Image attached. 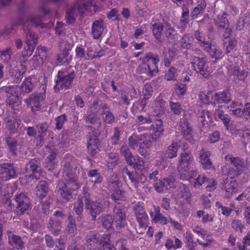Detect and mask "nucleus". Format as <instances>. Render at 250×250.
<instances>
[{
    "label": "nucleus",
    "mask_w": 250,
    "mask_h": 250,
    "mask_svg": "<svg viewBox=\"0 0 250 250\" xmlns=\"http://www.w3.org/2000/svg\"><path fill=\"white\" fill-rule=\"evenodd\" d=\"M63 177L66 183L59 181L57 188L62 197L66 202L72 198L70 190L79 189L82 184L78 180L76 174L72 172L73 169H76L75 159L71 156H67L64 160Z\"/></svg>",
    "instance_id": "nucleus-1"
},
{
    "label": "nucleus",
    "mask_w": 250,
    "mask_h": 250,
    "mask_svg": "<svg viewBox=\"0 0 250 250\" xmlns=\"http://www.w3.org/2000/svg\"><path fill=\"white\" fill-rule=\"evenodd\" d=\"M88 112L86 120L91 124L100 121L98 115L103 116V120L106 124H111L115 121L114 116L109 110V107L99 101L93 102Z\"/></svg>",
    "instance_id": "nucleus-2"
},
{
    "label": "nucleus",
    "mask_w": 250,
    "mask_h": 250,
    "mask_svg": "<svg viewBox=\"0 0 250 250\" xmlns=\"http://www.w3.org/2000/svg\"><path fill=\"white\" fill-rule=\"evenodd\" d=\"M193 158L191 153L186 152H182L179 158L177 166L180 178L183 180H191L197 175V171L192 169L194 166Z\"/></svg>",
    "instance_id": "nucleus-3"
},
{
    "label": "nucleus",
    "mask_w": 250,
    "mask_h": 250,
    "mask_svg": "<svg viewBox=\"0 0 250 250\" xmlns=\"http://www.w3.org/2000/svg\"><path fill=\"white\" fill-rule=\"evenodd\" d=\"M87 238V250H115L110 243V235H89Z\"/></svg>",
    "instance_id": "nucleus-4"
},
{
    "label": "nucleus",
    "mask_w": 250,
    "mask_h": 250,
    "mask_svg": "<svg viewBox=\"0 0 250 250\" xmlns=\"http://www.w3.org/2000/svg\"><path fill=\"white\" fill-rule=\"evenodd\" d=\"M85 208L92 217L95 220L97 215L104 211L105 208L108 206L109 202L105 198L96 199L95 200L88 199L85 193Z\"/></svg>",
    "instance_id": "nucleus-5"
},
{
    "label": "nucleus",
    "mask_w": 250,
    "mask_h": 250,
    "mask_svg": "<svg viewBox=\"0 0 250 250\" xmlns=\"http://www.w3.org/2000/svg\"><path fill=\"white\" fill-rule=\"evenodd\" d=\"M99 7L92 1H87L85 3L82 5L76 4L72 8L66 12L65 19L67 23L70 24L73 23L75 21V17L77 13L82 14L85 11L88 13H92L97 11Z\"/></svg>",
    "instance_id": "nucleus-6"
},
{
    "label": "nucleus",
    "mask_w": 250,
    "mask_h": 250,
    "mask_svg": "<svg viewBox=\"0 0 250 250\" xmlns=\"http://www.w3.org/2000/svg\"><path fill=\"white\" fill-rule=\"evenodd\" d=\"M143 66L145 69L141 73H147L148 75L153 76L158 72V63L159 57L158 55L149 53L142 59Z\"/></svg>",
    "instance_id": "nucleus-7"
},
{
    "label": "nucleus",
    "mask_w": 250,
    "mask_h": 250,
    "mask_svg": "<svg viewBox=\"0 0 250 250\" xmlns=\"http://www.w3.org/2000/svg\"><path fill=\"white\" fill-rule=\"evenodd\" d=\"M0 95L6 97L7 104L14 110L18 109L21 102L16 92V88L13 86H2L0 88Z\"/></svg>",
    "instance_id": "nucleus-8"
},
{
    "label": "nucleus",
    "mask_w": 250,
    "mask_h": 250,
    "mask_svg": "<svg viewBox=\"0 0 250 250\" xmlns=\"http://www.w3.org/2000/svg\"><path fill=\"white\" fill-rule=\"evenodd\" d=\"M119 184L118 175L113 174L109 179L108 188L112 192L111 197L115 201L125 199V192L120 189Z\"/></svg>",
    "instance_id": "nucleus-9"
},
{
    "label": "nucleus",
    "mask_w": 250,
    "mask_h": 250,
    "mask_svg": "<svg viewBox=\"0 0 250 250\" xmlns=\"http://www.w3.org/2000/svg\"><path fill=\"white\" fill-rule=\"evenodd\" d=\"M27 22H29V23L32 25L40 26L42 28H43L45 26L42 22V20L39 17H32ZM27 23H24L23 24L24 33L26 34V44L29 45L37 44L38 41L37 36L31 30L25 28Z\"/></svg>",
    "instance_id": "nucleus-10"
},
{
    "label": "nucleus",
    "mask_w": 250,
    "mask_h": 250,
    "mask_svg": "<svg viewBox=\"0 0 250 250\" xmlns=\"http://www.w3.org/2000/svg\"><path fill=\"white\" fill-rule=\"evenodd\" d=\"M74 76V72L66 73L59 71L54 86L55 90L59 91L60 89L68 88L71 84Z\"/></svg>",
    "instance_id": "nucleus-11"
},
{
    "label": "nucleus",
    "mask_w": 250,
    "mask_h": 250,
    "mask_svg": "<svg viewBox=\"0 0 250 250\" xmlns=\"http://www.w3.org/2000/svg\"><path fill=\"white\" fill-rule=\"evenodd\" d=\"M135 213L137 221L139 223L137 233L138 234H143L145 233V230H146L148 224V216L144 208L141 206H138L135 208Z\"/></svg>",
    "instance_id": "nucleus-12"
},
{
    "label": "nucleus",
    "mask_w": 250,
    "mask_h": 250,
    "mask_svg": "<svg viewBox=\"0 0 250 250\" xmlns=\"http://www.w3.org/2000/svg\"><path fill=\"white\" fill-rule=\"evenodd\" d=\"M206 63L207 59L205 58L194 56L191 59L193 69L204 77H207L210 73V70L208 69Z\"/></svg>",
    "instance_id": "nucleus-13"
},
{
    "label": "nucleus",
    "mask_w": 250,
    "mask_h": 250,
    "mask_svg": "<svg viewBox=\"0 0 250 250\" xmlns=\"http://www.w3.org/2000/svg\"><path fill=\"white\" fill-rule=\"evenodd\" d=\"M39 163L35 159H32L26 165L25 177L28 180L31 179L33 181L40 179L41 175V169L39 168Z\"/></svg>",
    "instance_id": "nucleus-14"
},
{
    "label": "nucleus",
    "mask_w": 250,
    "mask_h": 250,
    "mask_svg": "<svg viewBox=\"0 0 250 250\" xmlns=\"http://www.w3.org/2000/svg\"><path fill=\"white\" fill-rule=\"evenodd\" d=\"M16 202V211L20 214H22L26 210L31 208V203L29 198L25 193H21L17 195L15 198Z\"/></svg>",
    "instance_id": "nucleus-15"
},
{
    "label": "nucleus",
    "mask_w": 250,
    "mask_h": 250,
    "mask_svg": "<svg viewBox=\"0 0 250 250\" xmlns=\"http://www.w3.org/2000/svg\"><path fill=\"white\" fill-rule=\"evenodd\" d=\"M225 159L226 161L232 164L235 168L234 174L230 177L241 174L247 169V166L244 160L239 157H234L231 154H228L225 156Z\"/></svg>",
    "instance_id": "nucleus-16"
},
{
    "label": "nucleus",
    "mask_w": 250,
    "mask_h": 250,
    "mask_svg": "<svg viewBox=\"0 0 250 250\" xmlns=\"http://www.w3.org/2000/svg\"><path fill=\"white\" fill-rule=\"evenodd\" d=\"M128 141L129 146L136 150L140 145L148 144L150 142V136L147 134H143L140 136L133 134L129 138Z\"/></svg>",
    "instance_id": "nucleus-17"
},
{
    "label": "nucleus",
    "mask_w": 250,
    "mask_h": 250,
    "mask_svg": "<svg viewBox=\"0 0 250 250\" xmlns=\"http://www.w3.org/2000/svg\"><path fill=\"white\" fill-rule=\"evenodd\" d=\"M175 185V179L173 176H169L163 180L156 182L154 184V188L158 192L162 193L174 188Z\"/></svg>",
    "instance_id": "nucleus-18"
},
{
    "label": "nucleus",
    "mask_w": 250,
    "mask_h": 250,
    "mask_svg": "<svg viewBox=\"0 0 250 250\" xmlns=\"http://www.w3.org/2000/svg\"><path fill=\"white\" fill-rule=\"evenodd\" d=\"M17 176L16 169L13 164L5 163L0 165V176L2 180L8 181Z\"/></svg>",
    "instance_id": "nucleus-19"
},
{
    "label": "nucleus",
    "mask_w": 250,
    "mask_h": 250,
    "mask_svg": "<svg viewBox=\"0 0 250 250\" xmlns=\"http://www.w3.org/2000/svg\"><path fill=\"white\" fill-rule=\"evenodd\" d=\"M122 173L124 175H126L128 176L132 185L136 189L141 187V185L144 183L146 179V177L143 174L135 176L134 174L131 173L128 168L125 167L123 169Z\"/></svg>",
    "instance_id": "nucleus-20"
},
{
    "label": "nucleus",
    "mask_w": 250,
    "mask_h": 250,
    "mask_svg": "<svg viewBox=\"0 0 250 250\" xmlns=\"http://www.w3.org/2000/svg\"><path fill=\"white\" fill-rule=\"evenodd\" d=\"M43 99L44 96L42 94H32L29 99L25 100V101L33 111H37L41 109V103Z\"/></svg>",
    "instance_id": "nucleus-21"
},
{
    "label": "nucleus",
    "mask_w": 250,
    "mask_h": 250,
    "mask_svg": "<svg viewBox=\"0 0 250 250\" xmlns=\"http://www.w3.org/2000/svg\"><path fill=\"white\" fill-rule=\"evenodd\" d=\"M6 127L11 133H15L21 130L23 124L18 117H7L5 119Z\"/></svg>",
    "instance_id": "nucleus-22"
},
{
    "label": "nucleus",
    "mask_w": 250,
    "mask_h": 250,
    "mask_svg": "<svg viewBox=\"0 0 250 250\" xmlns=\"http://www.w3.org/2000/svg\"><path fill=\"white\" fill-rule=\"evenodd\" d=\"M202 45L204 50L209 53L212 59L216 60L222 57V51L216 45L209 42H202Z\"/></svg>",
    "instance_id": "nucleus-23"
},
{
    "label": "nucleus",
    "mask_w": 250,
    "mask_h": 250,
    "mask_svg": "<svg viewBox=\"0 0 250 250\" xmlns=\"http://www.w3.org/2000/svg\"><path fill=\"white\" fill-rule=\"evenodd\" d=\"M46 48L45 46L38 47L35 54L31 60V62L35 67H37L43 63L46 57Z\"/></svg>",
    "instance_id": "nucleus-24"
},
{
    "label": "nucleus",
    "mask_w": 250,
    "mask_h": 250,
    "mask_svg": "<svg viewBox=\"0 0 250 250\" xmlns=\"http://www.w3.org/2000/svg\"><path fill=\"white\" fill-rule=\"evenodd\" d=\"M228 70L230 77L235 83L243 81L248 76V72L240 71L237 66H234L233 67L229 66Z\"/></svg>",
    "instance_id": "nucleus-25"
},
{
    "label": "nucleus",
    "mask_w": 250,
    "mask_h": 250,
    "mask_svg": "<svg viewBox=\"0 0 250 250\" xmlns=\"http://www.w3.org/2000/svg\"><path fill=\"white\" fill-rule=\"evenodd\" d=\"M150 132L151 138L156 140L161 137L164 132L163 123L161 121H157L152 124L150 126Z\"/></svg>",
    "instance_id": "nucleus-26"
},
{
    "label": "nucleus",
    "mask_w": 250,
    "mask_h": 250,
    "mask_svg": "<svg viewBox=\"0 0 250 250\" xmlns=\"http://www.w3.org/2000/svg\"><path fill=\"white\" fill-rule=\"evenodd\" d=\"M105 26L102 20L95 21L92 26V35L94 39H99L102 36Z\"/></svg>",
    "instance_id": "nucleus-27"
},
{
    "label": "nucleus",
    "mask_w": 250,
    "mask_h": 250,
    "mask_svg": "<svg viewBox=\"0 0 250 250\" xmlns=\"http://www.w3.org/2000/svg\"><path fill=\"white\" fill-rule=\"evenodd\" d=\"M127 163L134 169H142L144 168L145 162L139 156L129 155L125 159Z\"/></svg>",
    "instance_id": "nucleus-28"
},
{
    "label": "nucleus",
    "mask_w": 250,
    "mask_h": 250,
    "mask_svg": "<svg viewBox=\"0 0 250 250\" xmlns=\"http://www.w3.org/2000/svg\"><path fill=\"white\" fill-rule=\"evenodd\" d=\"M66 43L62 42L60 45L61 52L58 54L57 60L59 63L62 64L65 62L68 63L71 60V56L69 55L68 50L66 46Z\"/></svg>",
    "instance_id": "nucleus-29"
},
{
    "label": "nucleus",
    "mask_w": 250,
    "mask_h": 250,
    "mask_svg": "<svg viewBox=\"0 0 250 250\" xmlns=\"http://www.w3.org/2000/svg\"><path fill=\"white\" fill-rule=\"evenodd\" d=\"M114 219L117 226L123 227L126 224V215L123 209L119 207H115L113 210Z\"/></svg>",
    "instance_id": "nucleus-30"
},
{
    "label": "nucleus",
    "mask_w": 250,
    "mask_h": 250,
    "mask_svg": "<svg viewBox=\"0 0 250 250\" xmlns=\"http://www.w3.org/2000/svg\"><path fill=\"white\" fill-rule=\"evenodd\" d=\"M200 162L204 168L209 169L212 167V163L209 158L210 153L209 151L202 149L199 151Z\"/></svg>",
    "instance_id": "nucleus-31"
},
{
    "label": "nucleus",
    "mask_w": 250,
    "mask_h": 250,
    "mask_svg": "<svg viewBox=\"0 0 250 250\" xmlns=\"http://www.w3.org/2000/svg\"><path fill=\"white\" fill-rule=\"evenodd\" d=\"M214 20L215 25L219 28H227L229 25L228 14L226 12L220 13L214 18Z\"/></svg>",
    "instance_id": "nucleus-32"
},
{
    "label": "nucleus",
    "mask_w": 250,
    "mask_h": 250,
    "mask_svg": "<svg viewBox=\"0 0 250 250\" xmlns=\"http://www.w3.org/2000/svg\"><path fill=\"white\" fill-rule=\"evenodd\" d=\"M153 208L154 212L152 211L149 212L152 221L154 223L160 222L162 225L167 224V218L160 213V207L154 205Z\"/></svg>",
    "instance_id": "nucleus-33"
},
{
    "label": "nucleus",
    "mask_w": 250,
    "mask_h": 250,
    "mask_svg": "<svg viewBox=\"0 0 250 250\" xmlns=\"http://www.w3.org/2000/svg\"><path fill=\"white\" fill-rule=\"evenodd\" d=\"M164 31L169 42L173 43L178 40V34L169 24L166 23L165 24V29Z\"/></svg>",
    "instance_id": "nucleus-34"
},
{
    "label": "nucleus",
    "mask_w": 250,
    "mask_h": 250,
    "mask_svg": "<svg viewBox=\"0 0 250 250\" xmlns=\"http://www.w3.org/2000/svg\"><path fill=\"white\" fill-rule=\"evenodd\" d=\"M181 141L175 140L167 147L166 154L169 158L172 159L177 156V151L179 148L181 146Z\"/></svg>",
    "instance_id": "nucleus-35"
},
{
    "label": "nucleus",
    "mask_w": 250,
    "mask_h": 250,
    "mask_svg": "<svg viewBox=\"0 0 250 250\" xmlns=\"http://www.w3.org/2000/svg\"><path fill=\"white\" fill-rule=\"evenodd\" d=\"M212 99L214 100V104L228 103L231 100L230 95L229 92L223 91L216 93L212 96Z\"/></svg>",
    "instance_id": "nucleus-36"
},
{
    "label": "nucleus",
    "mask_w": 250,
    "mask_h": 250,
    "mask_svg": "<svg viewBox=\"0 0 250 250\" xmlns=\"http://www.w3.org/2000/svg\"><path fill=\"white\" fill-rule=\"evenodd\" d=\"M99 141L95 136H90L87 143V149L92 155H95L99 150Z\"/></svg>",
    "instance_id": "nucleus-37"
},
{
    "label": "nucleus",
    "mask_w": 250,
    "mask_h": 250,
    "mask_svg": "<svg viewBox=\"0 0 250 250\" xmlns=\"http://www.w3.org/2000/svg\"><path fill=\"white\" fill-rule=\"evenodd\" d=\"M36 83L34 77H29L26 79L22 83L21 88L22 92L29 93L32 90Z\"/></svg>",
    "instance_id": "nucleus-38"
},
{
    "label": "nucleus",
    "mask_w": 250,
    "mask_h": 250,
    "mask_svg": "<svg viewBox=\"0 0 250 250\" xmlns=\"http://www.w3.org/2000/svg\"><path fill=\"white\" fill-rule=\"evenodd\" d=\"M48 188L47 183L44 181H41L36 188V194L40 199H42L47 195Z\"/></svg>",
    "instance_id": "nucleus-39"
},
{
    "label": "nucleus",
    "mask_w": 250,
    "mask_h": 250,
    "mask_svg": "<svg viewBox=\"0 0 250 250\" xmlns=\"http://www.w3.org/2000/svg\"><path fill=\"white\" fill-rule=\"evenodd\" d=\"M197 5L195 7L191 12V16L192 18H196L201 15L204 11L206 6V2L205 0H197Z\"/></svg>",
    "instance_id": "nucleus-40"
},
{
    "label": "nucleus",
    "mask_w": 250,
    "mask_h": 250,
    "mask_svg": "<svg viewBox=\"0 0 250 250\" xmlns=\"http://www.w3.org/2000/svg\"><path fill=\"white\" fill-rule=\"evenodd\" d=\"M154 109L156 110V115H158L163 112L165 109V101L161 97H158L152 103Z\"/></svg>",
    "instance_id": "nucleus-41"
},
{
    "label": "nucleus",
    "mask_w": 250,
    "mask_h": 250,
    "mask_svg": "<svg viewBox=\"0 0 250 250\" xmlns=\"http://www.w3.org/2000/svg\"><path fill=\"white\" fill-rule=\"evenodd\" d=\"M56 158V153L53 151H52L50 152L49 154L46 158L45 162V167L49 170H52L56 167L57 164Z\"/></svg>",
    "instance_id": "nucleus-42"
},
{
    "label": "nucleus",
    "mask_w": 250,
    "mask_h": 250,
    "mask_svg": "<svg viewBox=\"0 0 250 250\" xmlns=\"http://www.w3.org/2000/svg\"><path fill=\"white\" fill-rule=\"evenodd\" d=\"M226 196L229 197L233 193H236L238 190V185L236 181H231L225 185Z\"/></svg>",
    "instance_id": "nucleus-43"
},
{
    "label": "nucleus",
    "mask_w": 250,
    "mask_h": 250,
    "mask_svg": "<svg viewBox=\"0 0 250 250\" xmlns=\"http://www.w3.org/2000/svg\"><path fill=\"white\" fill-rule=\"evenodd\" d=\"M9 242L10 244L14 248L20 250L22 249L23 246V242L19 235H9Z\"/></svg>",
    "instance_id": "nucleus-44"
},
{
    "label": "nucleus",
    "mask_w": 250,
    "mask_h": 250,
    "mask_svg": "<svg viewBox=\"0 0 250 250\" xmlns=\"http://www.w3.org/2000/svg\"><path fill=\"white\" fill-rule=\"evenodd\" d=\"M181 131L183 134L184 137L186 139L189 141L190 143H193V139L192 136V131L189 126L188 123L184 121V125H181Z\"/></svg>",
    "instance_id": "nucleus-45"
},
{
    "label": "nucleus",
    "mask_w": 250,
    "mask_h": 250,
    "mask_svg": "<svg viewBox=\"0 0 250 250\" xmlns=\"http://www.w3.org/2000/svg\"><path fill=\"white\" fill-rule=\"evenodd\" d=\"M193 40V38L190 34H186L183 36L179 43L183 48L189 49Z\"/></svg>",
    "instance_id": "nucleus-46"
},
{
    "label": "nucleus",
    "mask_w": 250,
    "mask_h": 250,
    "mask_svg": "<svg viewBox=\"0 0 250 250\" xmlns=\"http://www.w3.org/2000/svg\"><path fill=\"white\" fill-rule=\"evenodd\" d=\"M152 32L155 36L156 39L159 42L161 41L162 39V31L165 29V25H163L161 23H154L152 24Z\"/></svg>",
    "instance_id": "nucleus-47"
},
{
    "label": "nucleus",
    "mask_w": 250,
    "mask_h": 250,
    "mask_svg": "<svg viewBox=\"0 0 250 250\" xmlns=\"http://www.w3.org/2000/svg\"><path fill=\"white\" fill-rule=\"evenodd\" d=\"M48 228L51 233H57L61 228L60 221L58 219L50 218L49 221Z\"/></svg>",
    "instance_id": "nucleus-48"
},
{
    "label": "nucleus",
    "mask_w": 250,
    "mask_h": 250,
    "mask_svg": "<svg viewBox=\"0 0 250 250\" xmlns=\"http://www.w3.org/2000/svg\"><path fill=\"white\" fill-rule=\"evenodd\" d=\"M222 106H220L215 111V118H218L219 119L223 121L225 125L228 127V125L230 121V119L229 116L227 115H225L223 114V112L222 110ZM217 120V119H216Z\"/></svg>",
    "instance_id": "nucleus-49"
},
{
    "label": "nucleus",
    "mask_w": 250,
    "mask_h": 250,
    "mask_svg": "<svg viewBox=\"0 0 250 250\" xmlns=\"http://www.w3.org/2000/svg\"><path fill=\"white\" fill-rule=\"evenodd\" d=\"M87 175L89 177L93 178L92 182L95 184H99L103 181V178L98 172V170H89L87 173Z\"/></svg>",
    "instance_id": "nucleus-50"
},
{
    "label": "nucleus",
    "mask_w": 250,
    "mask_h": 250,
    "mask_svg": "<svg viewBox=\"0 0 250 250\" xmlns=\"http://www.w3.org/2000/svg\"><path fill=\"white\" fill-rule=\"evenodd\" d=\"M234 112L235 116L237 117H241L244 116L246 119L250 118V103L246 104L243 109L235 110Z\"/></svg>",
    "instance_id": "nucleus-51"
},
{
    "label": "nucleus",
    "mask_w": 250,
    "mask_h": 250,
    "mask_svg": "<svg viewBox=\"0 0 250 250\" xmlns=\"http://www.w3.org/2000/svg\"><path fill=\"white\" fill-rule=\"evenodd\" d=\"M101 222L103 227L107 230L110 229L112 226L113 219L109 214H106L102 216Z\"/></svg>",
    "instance_id": "nucleus-52"
},
{
    "label": "nucleus",
    "mask_w": 250,
    "mask_h": 250,
    "mask_svg": "<svg viewBox=\"0 0 250 250\" xmlns=\"http://www.w3.org/2000/svg\"><path fill=\"white\" fill-rule=\"evenodd\" d=\"M38 129V136L42 139L43 138L47 133V131L48 128V124L45 123H42L39 124L37 126Z\"/></svg>",
    "instance_id": "nucleus-53"
},
{
    "label": "nucleus",
    "mask_w": 250,
    "mask_h": 250,
    "mask_svg": "<svg viewBox=\"0 0 250 250\" xmlns=\"http://www.w3.org/2000/svg\"><path fill=\"white\" fill-rule=\"evenodd\" d=\"M169 107L171 112L174 115H180L183 110L181 105L178 102H170L169 103Z\"/></svg>",
    "instance_id": "nucleus-54"
},
{
    "label": "nucleus",
    "mask_w": 250,
    "mask_h": 250,
    "mask_svg": "<svg viewBox=\"0 0 250 250\" xmlns=\"http://www.w3.org/2000/svg\"><path fill=\"white\" fill-rule=\"evenodd\" d=\"M12 52L10 48L0 51V59L3 62L7 63L11 59Z\"/></svg>",
    "instance_id": "nucleus-55"
},
{
    "label": "nucleus",
    "mask_w": 250,
    "mask_h": 250,
    "mask_svg": "<svg viewBox=\"0 0 250 250\" xmlns=\"http://www.w3.org/2000/svg\"><path fill=\"white\" fill-rule=\"evenodd\" d=\"M199 99L201 103L203 104H209L211 103L210 99H212V96H213L210 92L207 93L204 91L200 92L199 94Z\"/></svg>",
    "instance_id": "nucleus-56"
},
{
    "label": "nucleus",
    "mask_w": 250,
    "mask_h": 250,
    "mask_svg": "<svg viewBox=\"0 0 250 250\" xmlns=\"http://www.w3.org/2000/svg\"><path fill=\"white\" fill-rule=\"evenodd\" d=\"M197 216L199 218L202 217V221L203 223L210 222L213 220V216L212 214L206 213L203 210H199L197 212Z\"/></svg>",
    "instance_id": "nucleus-57"
},
{
    "label": "nucleus",
    "mask_w": 250,
    "mask_h": 250,
    "mask_svg": "<svg viewBox=\"0 0 250 250\" xmlns=\"http://www.w3.org/2000/svg\"><path fill=\"white\" fill-rule=\"evenodd\" d=\"M239 250H250V235H246L242 243L237 244Z\"/></svg>",
    "instance_id": "nucleus-58"
},
{
    "label": "nucleus",
    "mask_w": 250,
    "mask_h": 250,
    "mask_svg": "<svg viewBox=\"0 0 250 250\" xmlns=\"http://www.w3.org/2000/svg\"><path fill=\"white\" fill-rule=\"evenodd\" d=\"M121 134V130L118 127H114L113 135L110 138L111 143L112 145H116L118 144L120 140V136Z\"/></svg>",
    "instance_id": "nucleus-59"
},
{
    "label": "nucleus",
    "mask_w": 250,
    "mask_h": 250,
    "mask_svg": "<svg viewBox=\"0 0 250 250\" xmlns=\"http://www.w3.org/2000/svg\"><path fill=\"white\" fill-rule=\"evenodd\" d=\"M187 90V86L184 84L179 83L175 85V91L179 97H181L185 95Z\"/></svg>",
    "instance_id": "nucleus-60"
},
{
    "label": "nucleus",
    "mask_w": 250,
    "mask_h": 250,
    "mask_svg": "<svg viewBox=\"0 0 250 250\" xmlns=\"http://www.w3.org/2000/svg\"><path fill=\"white\" fill-rule=\"evenodd\" d=\"M211 235H199L200 238L197 239L199 244L207 247L211 244L212 240L209 238Z\"/></svg>",
    "instance_id": "nucleus-61"
},
{
    "label": "nucleus",
    "mask_w": 250,
    "mask_h": 250,
    "mask_svg": "<svg viewBox=\"0 0 250 250\" xmlns=\"http://www.w3.org/2000/svg\"><path fill=\"white\" fill-rule=\"evenodd\" d=\"M237 44V41L235 39H232L227 43H224V45L226 47L227 53H229L232 51Z\"/></svg>",
    "instance_id": "nucleus-62"
},
{
    "label": "nucleus",
    "mask_w": 250,
    "mask_h": 250,
    "mask_svg": "<svg viewBox=\"0 0 250 250\" xmlns=\"http://www.w3.org/2000/svg\"><path fill=\"white\" fill-rule=\"evenodd\" d=\"M108 160H107L108 167L111 168L117 165L118 163L117 155L116 153H110L108 155Z\"/></svg>",
    "instance_id": "nucleus-63"
},
{
    "label": "nucleus",
    "mask_w": 250,
    "mask_h": 250,
    "mask_svg": "<svg viewBox=\"0 0 250 250\" xmlns=\"http://www.w3.org/2000/svg\"><path fill=\"white\" fill-rule=\"evenodd\" d=\"M177 77V71L174 67H171L166 73L165 78L167 81H174Z\"/></svg>",
    "instance_id": "nucleus-64"
}]
</instances>
